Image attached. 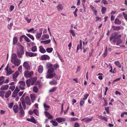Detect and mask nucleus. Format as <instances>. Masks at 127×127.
I'll use <instances>...</instances> for the list:
<instances>
[{"instance_id":"1","label":"nucleus","mask_w":127,"mask_h":127,"mask_svg":"<svg viewBox=\"0 0 127 127\" xmlns=\"http://www.w3.org/2000/svg\"><path fill=\"white\" fill-rule=\"evenodd\" d=\"M24 94L20 99L21 100V102L19 104V111L20 112L19 113L20 114V117H23L24 115V112L22 106L24 109H25L26 108V106L25 102L24 100L23 97Z\"/></svg>"},{"instance_id":"2","label":"nucleus","mask_w":127,"mask_h":127,"mask_svg":"<svg viewBox=\"0 0 127 127\" xmlns=\"http://www.w3.org/2000/svg\"><path fill=\"white\" fill-rule=\"evenodd\" d=\"M54 71V69L53 68H51L48 69L47 74L46 76V78H50L53 77V76L55 75V73H53Z\"/></svg>"},{"instance_id":"3","label":"nucleus","mask_w":127,"mask_h":127,"mask_svg":"<svg viewBox=\"0 0 127 127\" xmlns=\"http://www.w3.org/2000/svg\"><path fill=\"white\" fill-rule=\"evenodd\" d=\"M9 63H8L5 69L7 72L6 74L7 76L9 75L14 72V71L12 70L9 67Z\"/></svg>"},{"instance_id":"4","label":"nucleus","mask_w":127,"mask_h":127,"mask_svg":"<svg viewBox=\"0 0 127 127\" xmlns=\"http://www.w3.org/2000/svg\"><path fill=\"white\" fill-rule=\"evenodd\" d=\"M21 49H18L17 51V55L18 57L20 58L24 54L23 50L24 47L22 45H20Z\"/></svg>"},{"instance_id":"5","label":"nucleus","mask_w":127,"mask_h":127,"mask_svg":"<svg viewBox=\"0 0 127 127\" xmlns=\"http://www.w3.org/2000/svg\"><path fill=\"white\" fill-rule=\"evenodd\" d=\"M19 88L23 90L25 89V81H24L22 80L19 82Z\"/></svg>"},{"instance_id":"6","label":"nucleus","mask_w":127,"mask_h":127,"mask_svg":"<svg viewBox=\"0 0 127 127\" xmlns=\"http://www.w3.org/2000/svg\"><path fill=\"white\" fill-rule=\"evenodd\" d=\"M24 76L27 78H30L32 76V71L29 72L28 70L25 71L24 72Z\"/></svg>"},{"instance_id":"7","label":"nucleus","mask_w":127,"mask_h":127,"mask_svg":"<svg viewBox=\"0 0 127 127\" xmlns=\"http://www.w3.org/2000/svg\"><path fill=\"white\" fill-rule=\"evenodd\" d=\"M23 66L25 69L30 70L31 68L30 66L27 62H24L23 64Z\"/></svg>"},{"instance_id":"8","label":"nucleus","mask_w":127,"mask_h":127,"mask_svg":"<svg viewBox=\"0 0 127 127\" xmlns=\"http://www.w3.org/2000/svg\"><path fill=\"white\" fill-rule=\"evenodd\" d=\"M9 87V85L8 84L4 85L0 88L1 91L5 90H7Z\"/></svg>"},{"instance_id":"9","label":"nucleus","mask_w":127,"mask_h":127,"mask_svg":"<svg viewBox=\"0 0 127 127\" xmlns=\"http://www.w3.org/2000/svg\"><path fill=\"white\" fill-rule=\"evenodd\" d=\"M12 62L15 65L18 66L20 64L21 61L19 59H18L15 60L14 62Z\"/></svg>"},{"instance_id":"10","label":"nucleus","mask_w":127,"mask_h":127,"mask_svg":"<svg viewBox=\"0 0 127 127\" xmlns=\"http://www.w3.org/2000/svg\"><path fill=\"white\" fill-rule=\"evenodd\" d=\"M41 59L42 60H49L50 58L49 56L47 55H43L41 56Z\"/></svg>"},{"instance_id":"11","label":"nucleus","mask_w":127,"mask_h":127,"mask_svg":"<svg viewBox=\"0 0 127 127\" xmlns=\"http://www.w3.org/2000/svg\"><path fill=\"white\" fill-rule=\"evenodd\" d=\"M56 120L59 123L63 122L65 120L64 118L61 117L57 118Z\"/></svg>"},{"instance_id":"12","label":"nucleus","mask_w":127,"mask_h":127,"mask_svg":"<svg viewBox=\"0 0 127 127\" xmlns=\"http://www.w3.org/2000/svg\"><path fill=\"white\" fill-rule=\"evenodd\" d=\"M25 101L27 105H30L31 104V101L28 96H26L25 98Z\"/></svg>"},{"instance_id":"13","label":"nucleus","mask_w":127,"mask_h":127,"mask_svg":"<svg viewBox=\"0 0 127 127\" xmlns=\"http://www.w3.org/2000/svg\"><path fill=\"white\" fill-rule=\"evenodd\" d=\"M18 59L17 58V55L16 54L13 53L12 54L11 57V62H14L15 60Z\"/></svg>"},{"instance_id":"14","label":"nucleus","mask_w":127,"mask_h":127,"mask_svg":"<svg viewBox=\"0 0 127 127\" xmlns=\"http://www.w3.org/2000/svg\"><path fill=\"white\" fill-rule=\"evenodd\" d=\"M44 113L45 116L48 118L49 119H51L53 118V116L51 115L48 112L45 111L44 112Z\"/></svg>"},{"instance_id":"15","label":"nucleus","mask_w":127,"mask_h":127,"mask_svg":"<svg viewBox=\"0 0 127 127\" xmlns=\"http://www.w3.org/2000/svg\"><path fill=\"white\" fill-rule=\"evenodd\" d=\"M42 29H41L40 32H37V33L36 34V36L37 39H39L40 37L42 34Z\"/></svg>"},{"instance_id":"16","label":"nucleus","mask_w":127,"mask_h":127,"mask_svg":"<svg viewBox=\"0 0 127 127\" xmlns=\"http://www.w3.org/2000/svg\"><path fill=\"white\" fill-rule=\"evenodd\" d=\"M26 83L28 87L30 86L31 84H32V79L31 78L27 80L26 81Z\"/></svg>"},{"instance_id":"17","label":"nucleus","mask_w":127,"mask_h":127,"mask_svg":"<svg viewBox=\"0 0 127 127\" xmlns=\"http://www.w3.org/2000/svg\"><path fill=\"white\" fill-rule=\"evenodd\" d=\"M43 67L42 65L39 66L38 68V72L40 73H41L43 72Z\"/></svg>"},{"instance_id":"18","label":"nucleus","mask_w":127,"mask_h":127,"mask_svg":"<svg viewBox=\"0 0 127 127\" xmlns=\"http://www.w3.org/2000/svg\"><path fill=\"white\" fill-rule=\"evenodd\" d=\"M39 51L41 53H44L46 52V50L43 47L40 46L39 47Z\"/></svg>"},{"instance_id":"19","label":"nucleus","mask_w":127,"mask_h":127,"mask_svg":"<svg viewBox=\"0 0 127 127\" xmlns=\"http://www.w3.org/2000/svg\"><path fill=\"white\" fill-rule=\"evenodd\" d=\"M19 74L18 71H16L13 75V78L14 81L16 80V78L18 76Z\"/></svg>"},{"instance_id":"20","label":"nucleus","mask_w":127,"mask_h":127,"mask_svg":"<svg viewBox=\"0 0 127 127\" xmlns=\"http://www.w3.org/2000/svg\"><path fill=\"white\" fill-rule=\"evenodd\" d=\"M111 27L113 30L115 31H119L121 29V27L118 26H112Z\"/></svg>"},{"instance_id":"21","label":"nucleus","mask_w":127,"mask_h":127,"mask_svg":"<svg viewBox=\"0 0 127 127\" xmlns=\"http://www.w3.org/2000/svg\"><path fill=\"white\" fill-rule=\"evenodd\" d=\"M93 118V117L92 116L90 118H88L87 117L86 118L85 122L86 123L90 122L92 120Z\"/></svg>"},{"instance_id":"22","label":"nucleus","mask_w":127,"mask_h":127,"mask_svg":"<svg viewBox=\"0 0 127 127\" xmlns=\"http://www.w3.org/2000/svg\"><path fill=\"white\" fill-rule=\"evenodd\" d=\"M42 38H41V40H45V39H48L49 38V36L47 34H44L42 36Z\"/></svg>"},{"instance_id":"23","label":"nucleus","mask_w":127,"mask_h":127,"mask_svg":"<svg viewBox=\"0 0 127 127\" xmlns=\"http://www.w3.org/2000/svg\"><path fill=\"white\" fill-rule=\"evenodd\" d=\"M116 36V33H115L114 34V33H112L110 35V41H111L112 39H114L115 38V37Z\"/></svg>"},{"instance_id":"24","label":"nucleus","mask_w":127,"mask_h":127,"mask_svg":"<svg viewBox=\"0 0 127 127\" xmlns=\"http://www.w3.org/2000/svg\"><path fill=\"white\" fill-rule=\"evenodd\" d=\"M114 22L115 24L118 25H120L121 23V21L117 18L115 19Z\"/></svg>"},{"instance_id":"25","label":"nucleus","mask_w":127,"mask_h":127,"mask_svg":"<svg viewBox=\"0 0 127 127\" xmlns=\"http://www.w3.org/2000/svg\"><path fill=\"white\" fill-rule=\"evenodd\" d=\"M90 7L91 9H92V10L94 12L95 15L96 16L97 12L95 8L92 5H90Z\"/></svg>"},{"instance_id":"26","label":"nucleus","mask_w":127,"mask_h":127,"mask_svg":"<svg viewBox=\"0 0 127 127\" xmlns=\"http://www.w3.org/2000/svg\"><path fill=\"white\" fill-rule=\"evenodd\" d=\"M11 94V92L10 90H9L5 94V97L6 98H7L9 97Z\"/></svg>"},{"instance_id":"27","label":"nucleus","mask_w":127,"mask_h":127,"mask_svg":"<svg viewBox=\"0 0 127 127\" xmlns=\"http://www.w3.org/2000/svg\"><path fill=\"white\" fill-rule=\"evenodd\" d=\"M13 108L14 111L15 113H16L18 112L19 108L17 105H14Z\"/></svg>"},{"instance_id":"28","label":"nucleus","mask_w":127,"mask_h":127,"mask_svg":"<svg viewBox=\"0 0 127 127\" xmlns=\"http://www.w3.org/2000/svg\"><path fill=\"white\" fill-rule=\"evenodd\" d=\"M56 7L57 8V9L58 11H60L63 9L62 5L60 4H59Z\"/></svg>"},{"instance_id":"29","label":"nucleus","mask_w":127,"mask_h":127,"mask_svg":"<svg viewBox=\"0 0 127 127\" xmlns=\"http://www.w3.org/2000/svg\"><path fill=\"white\" fill-rule=\"evenodd\" d=\"M5 78V77L3 76H1L0 77V84L1 85H2L3 83L4 82V79Z\"/></svg>"},{"instance_id":"30","label":"nucleus","mask_w":127,"mask_h":127,"mask_svg":"<svg viewBox=\"0 0 127 127\" xmlns=\"http://www.w3.org/2000/svg\"><path fill=\"white\" fill-rule=\"evenodd\" d=\"M79 42L80 43V44L79 45H78L77 48V50L76 51V52L77 53L78 52V50H79L80 49H81V47L82 45V42L81 40H80Z\"/></svg>"},{"instance_id":"31","label":"nucleus","mask_w":127,"mask_h":127,"mask_svg":"<svg viewBox=\"0 0 127 127\" xmlns=\"http://www.w3.org/2000/svg\"><path fill=\"white\" fill-rule=\"evenodd\" d=\"M51 41L50 39H49L48 40H47L45 41H41V43H43L44 44H48L50 43Z\"/></svg>"},{"instance_id":"32","label":"nucleus","mask_w":127,"mask_h":127,"mask_svg":"<svg viewBox=\"0 0 127 127\" xmlns=\"http://www.w3.org/2000/svg\"><path fill=\"white\" fill-rule=\"evenodd\" d=\"M43 106L45 111L48 110L50 107V106L47 105L45 103H44Z\"/></svg>"},{"instance_id":"33","label":"nucleus","mask_w":127,"mask_h":127,"mask_svg":"<svg viewBox=\"0 0 127 127\" xmlns=\"http://www.w3.org/2000/svg\"><path fill=\"white\" fill-rule=\"evenodd\" d=\"M33 113L37 116H38L39 114L38 110L36 109H34L32 111V114Z\"/></svg>"},{"instance_id":"34","label":"nucleus","mask_w":127,"mask_h":127,"mask_svg":"<svg viewBox=\"0 0 127 127\" xmlns=\"http://www.w3.org/2000/svg\"><path fill=\"white\" fill-rule=\"evenodd\" d=\"M114 64L116 65L118 67H119L120 68H121V65L119 62L117 61H115L114 62Z\"/></svg>"},{"instance_id":"35","label":"nucleus","mask_w":127,"mask_h":127,"mask_svg":"<svg viewBox=\"0 0 127 127\" xmlns=\"http://www.w3.org/2000/svg\"><path fill=\"white\" fill-rule=\"evenodd\" d=\"M35 43L34 42H32V46ZM37 50V47L36 46H32V51L35 52Z\"/></svg>"},{"instance_id":"36","label":"nucleus","mask_w":127,"mask_h":127,"mask_svg":"<svg viewBox=\"0 0 127 127\" xmlns=\"http://www.w3.org/2000/svg\"><path fill=\"white\" fill-rule=\"evenodd\" d=\"M57 88L56 87H54L51 89L49 91V93H53L56 90Z\"/></svg>"},{"instance_id":"37","label":"nucleus","mask_w":127,"mask_h":127,"mask_svg":"<svg viewBox=\"0 0 127 127\" xmlns=\"http://www.w3.org/2000/svg\"><path fill=\"white\" fill-rule=\"evenodd\" d=\"M50 122L52 123V125L54 126H57L58 125V123L56 122L53 121H51Z\"/></svg>"},{"instance_id":"38","label":"nucleus","mask_w":127,"mask_h":127,"mask_svg":"<svg viewBox=\"0 0 127 127\" xmlns=\"http://www.w3.org/2000/svg\"><path fill=\"white\" fill-rule=\"evenodd\" d=\"M17 38L16 37H14L13 39V45L15 44L17 42Z\"/></svg>"},{"instance_id":"39","label":"nucleus","mask_w":127,"mask_h":127,"mask_svg":"<svg viewBox=\"0 0 127 127\" xmlns=\"http://www.w3.org/2000/svg\"><path fill=\"white\" fill-rule=\"evenodd\" d=\"M46 50L48 53H50L53 50V48H48L46 49Z\"/></svg>"},{"instance_id":"40","label":"nucleus","mask_w":127,"mask_h":127,"mask_svg":"<svg viewBox=\"0 0 127 127\" xmlns=\"http://www.w3.org/2000/svg\"><path fill=\"white\" fill-rule=\"evenodd\" d=\"M49 83L50 85H54L57 84V81L53 80L50 82Z\"/></svg>"},{"instance_id":"41","label":"nucleus","mask_w":127,"mask_h":127,"mask_svg":"<svg viewBox=\"0 0 127 127\" xmlns=\"http://www.w3.org/2000/svg\"><path fill=\"white\" fill-rule=\"evenodd\" d=\"M33 91L35 93H37L38 91L37 87L36 86H33Z\"/></svg>"},{"instance_id":"42","label":"nucleus","mask_w":127,"mask_h":127,"mask_svg":"<svg viewBox=\"0 0 127 127\" xmlns=\"http://www.w3.org/2000/svg\"><path fill=\"white\" fill-rule=\"evenodd\" d=\"M106 7L102 6L101 9V11L102 14H104L105 13L104 12L106 11Z\"/></svg>"},{"instance_id":"43","label":"nucleus","mask_w":127,"mask_h":127,"mask_svg":"<svg viewBox=\"0 0 127 127\" xmlns=\"http://www.w3.org/2000/svg\"><path fill=\"white\" fill-rule=\"evenodd\" d=\"M78 120V119L76 118H71L69 119V121L70 122H72Z\"/></svg>"},{"instance_id":"44","label":"nucleus","mask_w":127,"mask_h":127,"mask_svg":"<svg viewBox=\"0 0 127 127\" xmlns=\"http://www.w3.org/2000/svg\"><path fill=\"white\" fill-rule=\"evenodd\" d=\"M5 93V92L2 91H0V96L3 97L4 96V94Z\"/></svg>"},{"instance_id":"45","label":"nucleus","mask_w":127,"mask_h":127,"mask_svg":"<svg viewBox=\"0 0 127 127\" xmlns=\"http://www.w3.org/2000/svg\"><path fill=\"white\" fill-rule=\"evenodd\" d=\"M24 36V39L26 42H30V40L28 37H27L25 35Z\"/></svg>"},{"instance_id":"46","label":"nucleus","mask_w":127,"mask_h":127,"mask_svg":"<svg viewBox=\"0 0 127 127\" xmlns=\"http://www.w3.org/2000/svg\"><path fill=\"white\" fill-rule=\"evenodd\" d=\"M122 40L121 39H119L117 41L116 44L117 45H119L121 43Z\"/></svg>"},{"instance_id":"47","label":"nucleus","mask_w":127,"mask_h":127,"mask_svg":"<svg viewBox=\"0 0 127 127\" xmlns=\"http://www.w3.org/2000/svg\"><path fill=\"white\" fill-rule=\"evenodd\" d=\"M89 96V95L88 94H85L84 95V97L83 99V100H86L88 97Z\"/></svg>"},{"instance_id":"48","label":"nucleus","mask_w":127,"mask_h":127,"mask_svg":"<svg viewBox=\"0 0 127 127\" xmlns=\"http://www.w3.org/2000/svg\"><path fill=\"white\" fill-rule=\"evenodd\" d=\"M52 66V64L50 63H47L46 64V67L47 68H50Z\"/></svg>"},{"instance_id":"49","label":"nucleus","mask_w":127,"mask_h":127,"mask_svg":"<svg viewBox=\"0 0 127 127\" xmlns=\"http://www.w3.org/2000/svg\"><path fill=\"white\" fill-rule=\"evenodd\" d=\"M15 88V86L14 85H13L12 86H10L9 88V89L11 90L12 91H13L14 90Z\"/></svg>"},{"instance_id":"50","label":"nucleus","mask_w":127,"mask_h":127,"mask_svg":"<svg viewBox=\"0 0 127 127\" xmlns=\"http://www.w3.org/2000/svg\"><path fill=\"white\" fill-rule=\"evenodd\" d=\"M18 93L14 91L12 93V96L13 97H15L17 95Z\"/></svg>"},{"instance_id":"51","label":"nucleus","mask_w":127,"mask_h":127,"mask_svg":"<svg viewBox=\"0 0 127 127\" xmlns=\"http://www.w3.org/2000/svg\"><path fill=\"white\" fill-rule=\"evenodd\" d=\"M107 48H106L105 51V52L103 55V56L104 57H105L107 55Z\"/></svg>"},{"instance_id":"52","label":"nucleus","mask_w":127,"mask_h":127,"mask_svg":"<svg viewBox=\"0 0 127 127\" xmlns=\"http://www.w3.org/2000/svg\"><path fill=\"white\" fill-rule=\"evenodd\" d=\"M26 55L27 56H29L31 57H32V53L29 52H26Z\"/></svg>"},{"instance_id":"53","label":"nucleus","mask_w":127,"mask_h":127,"mask_svg":"<svg viewBox=\"0 0 127 127\" xmlns=\"http://www.w3.org/2000/svg\"><path fill=\"white\" fill-rule=\"evenodd\" d=\"M103 75L102 74H98V75H99L98 76V78L100 80H102L103 79V77L102 75Z\"/></svg>"},{"instance_id":"54","label":"nucleus","mask_w":127,"mask_h":127,"mask_svg":"<svg viewBox=\"0 0 127 127\" xmlns=\"http://www.w3.org/2000/svg\"><path fill=\"white\" fill-rule=\"evenodd\" d=\"M37 78L36 77L32 78V85L34 84V83L36 80Z\"/></svg>"},{"instance_id":"55","label":"nucleus","mask_w":127,"mask_h":127,"mask_svg":"<svg viewBox=\"0 0 127 127\" xmlns=\"http://www.w3.org/2000/svg\"><path fill=\"white\" fill-rule=\"evenodd\" d=\"M69 32L72 34V35L73 36H75V35L73 31L72 30H70L69 31Z\"/></svg>"},{"instance_id":"56","label":"nucleus","mask_w":127,"mask_h":127,"mask_svg":"<svg viewBox=\"0 0 127 127\" xmlns=\"http://www.w3.org/2000/svg\"><path fill=\"white\" fill-rule=\"evenodd\" d=\"M13 24L12 23H10L9 25H8V28L9 30L11 29V27L12 26Z\"/></svg>"},{"instance_id":"57","label":"nucleus","mask_w":127,"mask_h":127,"mask_svg":"<svg viewBox=\"0 0 127 127\" xmlns=\"http://www.w3.org/2000/svg\"><path fill=\"white\" fill-rule=\"evenodd\" d=\"M85 100L82 99L80 101V105L81 106H82L85 102Z\"/></svg>"},{"instance_id":"58","label":"nucleus","mask_w":127,"mask_h":127,"mask_svg":"<svg viewBox=\"0 0 127 127\" xmlns=\"http://www.w3.org/2000/svg\"><path fill=\"white\" fill-rule=\"evenodd\" d=\"M32 123L35 124H36L37 123V121L35 120L34 118L33 117H32Z\"/></svg>"},{"instance_id":"59","label":"nucleus","mask_w":127,"mask_h":127,"mask_svg":"<svg viewBox=\"0 0 127 127\" xmlns=\"http://www.w3.org/2000/svg\"><path fill=\"white\" fill-rule=\"evenodd\" d=\"M20 90L17 87H16V88L14 91L15 92L18 93L20 91Z\"/></svg>"},{"instance_id":"60","label":"nucleus","mask_w":127,"mask_h":127,"mask_svg":"<svg viewBox=\"0 0 127 127\" xmlns=\"http://www.w3.org/2000/svg\"><path fill=\"white\" fill-rule=\"evenodd\" d=\"M58 56V57L61 60L62 62H63V60L62 57L58 53L57 54Z\"/></svg>"},{"instance_id":"61","label":"nucleus","mask_w":127,"mask_h":127,"mask_svg":"<svg viewBox=\"0 0 127 127\" xmlns=\"http://www.w3.org/2000/svg\"><path fill=\"white\" fill-rule=\"evenodd\" d=\"M74 127H80V125L79 123L77 122L75 123L74 124Z\"/></svg>"},{"instance_id":"62","label":"nucleus","mask_w":127,"mask_h":127,"mask_svg":"<svg viewBox=\"0 0 127 127\" xmlns=\"http://www.w3.org/2000/svg\"><path fill=\"white\" fill-rule=\"evenodd\" d=\"M14 7L12 5H11L10 7V12H11L14 9Z\"/></svg>"},{"instance_id":"63","label":"nucleus","mask_w":127,"mask_h":127,"mask_svg":"<svg viewBox=\"0 0 127 127\" xmlns=\"http://www.w3.org/2000/svg\"><path fill=\"white\" fill-rule=\"evenodd\" d=\"M53 67L55 68L56 69L57 68H59V66L58 64H56L54 65Z\"/></svg>"},{"instance_id":"64","label":"nucleus","mask_w":127,"mask_h":127,"mask_svg":"<svg viewBox=\"0 0 127 127\" xmlns=\"http://www.w3.org/2000/svg\"><path fill=\"white\" fill-rule=\"evenodd\" d=\"M123 14L125 19L126 20H127V15L124 12L123 13Z\"/></svg>"}]
</instances>
